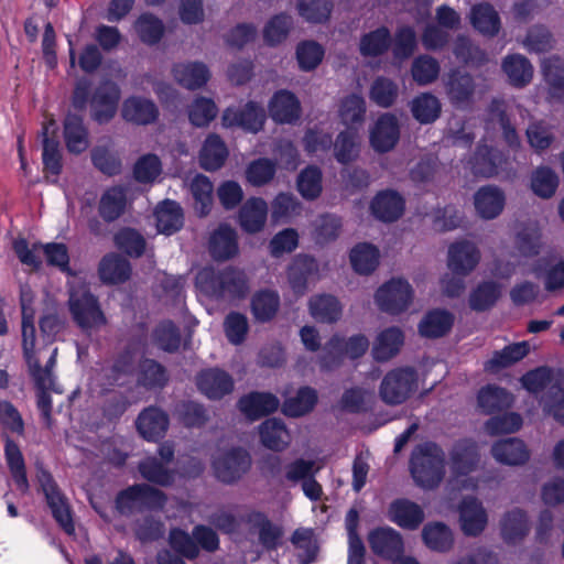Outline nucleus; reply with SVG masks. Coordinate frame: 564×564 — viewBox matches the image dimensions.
I'll list each match as a JSON object with an SVG mask.
<instances>
[{
  "instance_id": "f257e3e1",
  "label": "nucleus",
  "mask_w": 564,
  "mask_h": 564,
  "mask_svg": "<svg viewBox=\"0 0 564 564\" xmlns=\"http://www.w3.org/2000/svg\"><path fill=\"white\" fill-rule=\"evenodd\" d=\"M445 464L443 448L433 441H426L415 445L412 449L409 468L419 487L434 489L444 479Z\"/></svg>"
},
{
  "instance_id": "f03ea898",
  "label": "nucleus",
  "mask_w": 564,
  "mask_h": 564,
  "mask_svg": "<svg viewBox=\"0 0 564 564\" xmlns=\"http://www.w3.org/2000/svg\"><path fill=\"white\" fill-rule=\"evenodd\" d=\"M167 502L166 494L145 482L133 484L117 492L115 509L121 517L129 518L145 511H161Z\"/></svg>"
},
{
  "instance_id": "7ed1b4c3",
  "label": "nucleus",
  "mask_w": 564,
  "mask_h": 564,
  "mask_svg": "<svg viewBox=\"0 0 564 564\" xmlns=\"http://www.w3.org/2000/svg\"><path fill=\"white\" fill-rule=\"evenodd\" d=\"M12 249L20 262L31 267L34 271L40 270L42 267V260L36 254V252L42 250L48 267L70 273L69 252L67 246L63 242H34L30 248L28 240L19 237L13 241Z\"/></svg>"
},
{
  "instance_id": "20e7f679",
  "label": "nucleus",
  "mask_w": 564,
  "mask_h": 564,
  "mask_svg": "<svg viewBox=\"0 0 564 564\" xmlns=\"http://www.w3.org/2000/svg\"><path fill=\"white\" fill-rule=\"evenodd\" d=\"M36 480L40 485L41 491L44 495L46 505L51 510L53 519L66 534L73 535L75 533L73 510L67 497L59 489L52 473L43 465H37Z\"/></svg>"
},
{
  "instance_id": "39448f33",
  "label": "nucleus",
  "mask_w": 564,
  "mask_h": 564,
  "mask_svg": "<svg viewBox=\"0 0 564 564\" xmlns=\"http://www.w3.org/2000/svg\"><path fill=\"white\" fill-rule=\"evenodd\" d=\"M204 290L217 300H240L246 297L249 285L243 271L228 267L220 271L200 273Z\"/></svg>"
},
{
  "instance_id": "423d86ee",
  "label": "nucleus",
  "mask_w": 564,
  "mask_h": 564,
  "mask_svg": "<svg viewBox=\"0 0 564 564\" xmlns=\"http://www.w3.org/2000/svg\"><path fill=\"white\" fill-rule=\"evenodd\" d=\"M68 310L74 323L83 332L100 328L107 324L98 297L89 290L70 292Z\"/></svg>"
},
{
  "instance_id": "0eeeda50",
  "label": "nucleus",
  "mask_w": 564,
  "mask_h": 564,
  "mask_svg": "<svg viewBox=\"0 0 564 564\" xmlns=\"http://www.w3.org/2000/svg\"><path fill=\"white\" fill-rule=\"evenodd\" d=\"M417 387V373L412 367H399L386 373L380 387L379 395L389 405H399L405 402Z\"/></svg>"
},
{
  "instance_id": "6e6552de",
  "label": "nucleus",
  "mask_w": 564,
  "mask_h": 564,
  "mask_svg": "<svg viewBox=\"0 0 564 564\" xmlns=\"http://www.w3.org/2000/svg\"><path fill=\"white\" fill-rule=\"evenodd\" d=\"M251 466V455L241 446H234L213 460L216 478L226 485L239 481L250 470Z\"/></svg>"
},
{
  "instance_id": "1a4fd4ad",
  "label": "nucleus",
  "mask_w": 564,
  "mask_h": 564,
  "mask_svg": "<svg viewBox=\"0 0 564 564\" xmlns=\"http://www.w3.org/2000/svg\"><path fill=\"white\" fill-rule=\"evenodd\" d=\"M413 294V289L405 279L392 278L376 291L375 301L380 311L399 315L409 308Z\"/></svg>"
},
{
  "instance_id": "9d476101",
  "label": "nucleus",
  "mask_w": 564,
  "mask_h": 564,
  "mask_svg": "<svg viewBox=\"0 0 564 564\" xmlns=\"http://www.w3.org/2000/svg\"><path fill=\"white\" fill-rule=\"evenodd\" d=\"M481 463L478 443L471 437L455 441L448 452V466L454 478L467 477L476 473Z\"/></svg>"
},
{
  "instance_id": "9b49d317",
  "label": "nucleus",
  "mask_w": 564,
  "mask_h": 564,
  "mask_svg": "<svg viewBox=\"0 0 564 564\" xmlns=\"http://www.w3.org/2000/svg\"><path fill=\"white\" fill-rule=\"evenodd\" d=\"M120 98L118 84L112 80L101 82L91 93L90 118L98 124L110 122L118 111Z\"/></svg>"
},
{
  "instance_id": "f8f14e48",
  "label": "nucleus",
  "mask_w": 564,
  "mask_h": 564,
  "mask_svg": "<svg viewBox=\"0 0 564 564\" xmlns=\"http://www.w3.org/2000/svg\"><path fill=\"white\" fill-rule=\"evenodd\" d=\"M197 390L208 400L219 401L235 389L232 376L218 367L204 368L195 377Z\"/></svg>"
},
{
  "instance_id": "ddd939ff",
  "label": "nucleus",
  "mask_w": 564,
  "mask_h": 564,
  "mask_svg": "<svg viewBox=\"0 0 564 564\" xmlns=\"http://www.w3.org/2000/svg\"><path fill=\"white\" fill-rule=\"evenodd\" d=\"M267 113L257 101L249 100L242 107H228L223 113L225 127H239L247 132L258 133L264 127Z\"/></svg>"
},
{
  "instance_id": "4468645a",
  "label": "nucleus",
  "mask_w": 564,
  "mask_h": 564,
  "mask_svg": "<svg viewBox=\"0 0 564 564\" xmlns=\"http://www.w3.org/2000/svg\"><path fill=\"white\" fill-rule=\"evenodd\" d=\"M508 155L498 148L479 143L477 144L469 164L474 175L481 177H492L506 167Z\"/></svg>"
},
{
  "instance_id": "2eb2a0df",
  "label": "nucleus",
  "mask_w": 564,
  "mask_h": 564,
  "mask_svg": "<svg viewBox=\"0 0 564 564\" xmlns=\"http://www.w3.org/2000/svg\"><path fill=\"white\" fill-rule=\"evenodd\" d=\"M368 542L372 553L383 560L397 561L404 553L403 538L391 527L373 529L368 535Z\"/></svg>"
},
{
  "instance_id": "dca6fc26",
  "label": "nucleus",
  "mask_w": 564,
  "mask_h": 564,
  "mask_svg": "<svg viewBox=\"0 0 564 564\" xmlns=\"http://www.w3.org/2000/svg\"><path fill=\"white\" fill-rule=\"evenodd\" d=\"M268 111L275 123L292 124L301 118L302 107L294 93L288 89H279L270 98Z\"/></svg>"
},
{
  "instance_id": "f3484780",
  "label": "nucleus",
  "mask_w": 564,
  "mask_h": 564,
  "mask_svg": "<svg viewBox=\"0 0 564 564\" xmlns=\"http://www.w3.org/2000/svg\"><path fill=\"white\" fill-rule=\"evenodd\" d=\"M169 425L170 417L167 413L155 405L143 409L135 420L137 431L148 442L162 440L169 430Z\"/></svg>"
},
{
  "instance_id": "a211bd4d",
  "label": "nucleus",
  "mask_w": 564,
  "mask_h": 564,
  "mask_svg": "<svg viewBox=\"0 0 564 564\" xmlns=\"http://www.w3.org/2000/svg\"><path fill=\"white\" fill-rule=\"evenodd\" d=\"M388 517L399 528L415 531L424 522L425 513L419 503L408 498H397L389 505Z\"/></svg>"
},
{
  "instance_id": "6ab92c4d",
  "label": "nucleus",
  "mask_w": 564,
  "mask_h": 564,
  "mask_svg": "<svg viewBox=\"0 0 564 564\" xmlns=\"http://www.w3.org/2000/svg\"><path fill=\"white\" fill-rule=\"evenodd\" d=\"M405 209L404 198L393 189H383L376 194L370 203L372 216L382 223H394Z\"/></svg>"
},
{
  "instance_id": "aec40b11",
  "label": "nucleus",
  "mask_w": 564,
  "mask_h": 564,
  "mask_svg": "<svg viewBox=\"0 0 564 564\" xmlns=\"http://www.w3.org/2000/svg\"><path fill=\"white\" fill-rule=\"evenodd\" d=\"M476 84L471 75L460 70H452L445 84L446 95L451 105L457 109H467L474 98Z\"/></svg>"
},
{
  "instance_id": "412c9836",
  "label": "nucleus",
  "mask_w": 564,
  "mask_h": 564,
  "mask_svg": "<svg viewBox=\"0 0 564 564\" xmlns=\"http://www.w3.org/2000/svg\"><path fill=\"white\" fill-rule=\"evenodd\" d=\"M400 139V126L392 113L381 115L370 131V144L375 151L386 153L392 150Z\"/></svg>"
},
{
  "instance_id": "4be33fe9",
  "label": "nucleus",
  "mask_w": 564,
  "mask_h": 564,
  "mask_svg": "<svg viewBox=\"0 0 564 564\" xmlns=\"http://www.w3.org/2000/svg\"><path fill=\"white\" fill-rule=\"evenodd\" d=\"M479 260L478 248L468 240L456 241L448 248L447 265L456 275H468L477 267Z\"/></svg>"
},
{
  "instance_id": "5701e85b",
  "label": "nucleus",
  "mask_w": 564,
  "mask_h": 564,
  "mask_svg": "<svg viewBox=\"0 0 564 564\" xmlns=\"http://www.w3.org/2000/svg\"><path fill=\"white\" fill-rule=\"evenodd\" d=\"M238 409L251 421L274 413L280 405L276 395L271 392L251 391L238 400Z\"/></svg>"
},
{
  "instance_id": "b1692460",
  "label": "nucleus",
  "mask_w": 564,
  "mask_h": 564,
  "mask_svg": "<svg viewBox=\"0 0 564 564\" xmlns=\"http://www.w3.org/2000/svg\"><path fill=\"white\" fill-rule=\"evenodd\" d=\"M460 530L466 536L480 535L488 522V517L481 502L475 497H466L459 505Z\"/></svg>"
},
{
  "instance_id": "393cba45",
  "label": "nucleus",
  "mask_w": 564,
  "mask_h": 564,
  "mask_svg": "<svg viewBox=\"0 0 564 564\" xmlns=\"http://www.w3.org/2000/svg\"><path fill=\"white\" fill-rule=\"evenodd\" d=\"M63 138L70 154H82L90 145L89 130L80 115L68 112L63 120Z\"/></svg>"
},
{
  "instance_id": "a878e982",
  "label": "nucleus",
  "mask_w": 564,
  "mask_h": 564,
  "mask_svg": "<svg viewBox=\"0 0 564 564\" xmlns=\"http://www.w3.org/2000/svg\"><path fill=\"white\" fill-rule=\"evenodd\" d=\"M506 205V195L495 185L480 186L474 194V206L477 215L485 220L496 219Z\"/></svg>"
},
{
  "instance_id": "bb28decb",
  "label": "nucleus",
  "mask_w": 564,
  "mask_h": 564,
  "mask_svg": "<svg viewBox=\"0 0 564 564\" xmlns=\"http://www.w3.org/2000/svg\"><path fill=\"white\" fill-rule=\"evenodd\" d=\"M208 251L216 261L235 258L239 252L236 230L227 224H220L209 237Z\"/></svg>"
},
{
  "instance_id": "cd10ccee",
  "label": "nucleus",
  "mask_w": 564,
  "mask_h": 564,
  "mask_svg": "<svg viewBox=\"0 0 564 564\" xmlns=\"http://www.w3.org/2000/svg\"><path fill=\"white\" fill-rule=\"evenodd\" d=\"M160 111L155 102L141 96L128 97L121 107V116L127 122L148 126L155 122Z\"/></svg>"
},
{
  "instance_id": "c85d7f7f",
  "label": "nucleus",
  "mask_w": 564,
  "mask_h": 564,
  "mask_svg": "<svg viewBox=\"0 0 564 564\" xmlns=\"http://www.w3.org/2000/svg\"><path fill=\"white\" fill-rule=\"evenodd\" d=\"M243 521L258 529L259 542L267 551H275L282 545L283 529L272 523L264 512L253 510L245 517Z\"/></svg>"
},
{
  "instance_id": "c756f323",
  "label": "nucleus",
  "mask_w": 564,
  "mask_h": 564,
  "mask_svg": "<svg viewBox=\"0 0 564 564\" xmlns=\"http://www.w3.org/2000/svg\"><path fill=\"white\" fill-rule=\"evenodd\" d=\"M318 272L314 257L297 254L288 268V281L296 295H303L307 290L308 280Z\"/></svg>"
},
{
  "instance_id": "7c9ffc66",
  "label": "nucleus",
  "mask_w": 564,
  "mask_h": 564,
  "mask_svg": "<svg viewBox=\"0 0 564 564\" xmlns=\"http://www.w3.org/2000/svg\"><path fill=\"white\" fill-rule=\"evenodd\" d=\"M130 262L119 253L105 254L98 264V275L104 284L117 285L127 282L131 276Z\"/></svg>"
},
{
  "instance_id": "2f4dec72",
  "label": "nucleus",
  "mask_w": 564,
  "mask_h": 564,
  "mask_svg": "<svg viewBox=\"0 0 564 564\" xmlns=\"http://www.w3.org/2000/svg\"><path fill=\"white\" fill-rule=\"evenodd\" d=\"M267 216V202L261 197H250L239 209V226L247 234L260 232L265 225Z\"/></svg>"
},
{
  "instance_id": "473e14b6",
  "label": "nucleus",
  "mask_w": 564,
  "mask_h": 564,
  "mask_svg": "<svg viewBox=\"0 0 564 564\" xmlns=\"http://www.w3.org/2000/svg\"><path fill=\"white\" fill-rule=\"evenodd\" d=\"M491 455L498 463L508 466L523 465L530 458L527 445L517 437L500 440L494 443Z\"/></svg>"
},
{
  "instance_id": "72a5a7b5",
  "label": "nucleus",
  "mask_w": 564,
  "mask_h": 564,
  "mask_svg": "<svg viewBox=\"0 0 564 564\" xmlns=\"http://www.w3.org/2000/svg\"><path fill=\"white\" fill-rule=\"evenodd\" d=\"M281 299L278 291L261 289L253 293L250 301V310L253 318L259 323H269L278 314Z\"/></svg>"
},
{
  "instance_id": "f704fd0d",
  "label": "nucleus",
  "mask_w": 564,
  "mask_h": 564,
  "mask_svg": "<svg viewBox=\"0 0 564 564\" xmlns=\"http://www.w3.org/2000/svg\"><path fill=\"white\" fill-rule=\"evenodd\" d=\"M454 325V315L441 308L429 311L419 323V334L424 338L435 339L447 335Z\"/></svg>"
},
{
  "instance_id": "c9c22d12",
  "label": "nucleus",
  "mask_w": 564,
  "mask_h": 564,
  "mask_svg": "<svg viewBox=\"0 0 564 564\" xmlns=\"http://www.w3.org/2000/svg\"><path fill=\"white\" fill-rule=\"evenodd\" d=\"M172 72L175 80L189 90L202 88L210 78L208 67L202 62L175 64Z\"/></svg>"
},
{
  "instance_id": "e433bc0d",
  "label": "nucleus",
  "mask_w": 564,
  "mask_h": 564,
  "mask_svg": "<svg viewBox=\"0 0 564 564\" xmlns=\"http://www.w3.org/2000/svg\"><path fill=\"white\" fill-rule=\"evenodd\" d=\"M158 231L171 236L180 231L184 226V213L181 205L172 199L160 203L155 209Z\"/></svg>"
},
{
  "instance_id": "4c0bfd02",
  "label": "nucleus",
  "mask_w": 564,
  "mask_h": 564,
  "mask_svg": "<svg viewBox=\"0 0 564 564\" xmlns=\"http://www.w3.org/2000/svg\"><path fill=\"white\" fill-rule=\"evenodd\" d=\"M127 191L120 185L107 188L98 204V214L106 223H113L126 212Z\"/></svg>"
},
{
  "instance_id": "58836bf2",
  "label": "nucleus",
  "mask_w": 564,
  "mask_h": 564,
  "mask_svg": "<svg viewBox=\"0 0 564 564\" xmlns=\"http://www.w3.org/2000/svg\"><path fill=\"white\" fill-rule=\"evenodd\" d=\"M530 531L528 514L520 508H513L505 513L500 522V532L503 541L514 544L522 541Z\"/></svg>"
},
{
  "instance_id": "ea45409f",
  "label": "nucleus",
  "mask_w": 564,
  "mask_h": 564,
  "mask_svg": "<svg viewBox=\"0 0 564 564\" xmlns=\"http://www.w3.org/2000/svg\"><path fill=\"white\" fill-rule=\"evenodd\" d=\"M422 541L427 549L434 552L447 553L454 546V534L446 523L432 521L423 527Z\"/></svg>"
},
{
  "instance_id": "a19ab883",
  "label": "nucleus",
  "mask_w": 564,
  "mask_h": 564,
  "mask_svg": "<svg viewBox=\"0 0 564 564\" xmlns=\"http://www.w3.org/2000/svg\"><path fill=\"white\" fill-rule=\"evenodd\" d=\"M228 158V149L216 133H210L205 139L199 152V163L205 171L214 172L219 170Z\"/></svg>"
},
{
  "instance_id": "79ce46f5",
  "label": "nucleus",
  "mask_w": 564,
  "mask_h": 564,
  "mask_svg": "<svg viewBox=\"0 0 564 564\" xmlns=\"http://www.w3.org/2000/svg\"><path fill=\"white\" fill-rule=\"evenodd\" d=\"M138 471L149 485L171 487L175 481V470L169 468L156 456H147L140 460Z\"/></svg>"
},
{
  "instance_id": "37998d69",
  "label": "nucleus",
  "mask_w": 564,
  "mask_h": 564,
  "mask_svg": "<svg viewBox=\"0 0 564 564\" xmlns=\"http://www.w3.org/2000/svg\"><path fill=\"white\" fill-rule=\"evenodd\" d=\"M470 23L476 31L489 37L496 36L501 28L498 12L494 6L488 2L473 6L470 10Z\"/></svg>"
},
{
  "instance_id": "c03bdc74",
  "label": "nucleus",
  "mask_w": 564,
  "mask_h": 564,
  "mask_svg": "<svg viewBox=\"0 0 564 564\" xmlns=\"http://www.w3.org/2000/svg\"><path fill=\"white\" fill-rule=\"evenodd\" d=\"M259 436L262 445L274 452L284 451L290 443V435L283 420L267 419L259 426Z\"/></svg>"
},
{
  "instance_id": "a18cd8bd",
  "label": "nucleus",
  "mask_w": 564,
  "mask_h": 564,
  "mask_svg": "<svg viewBox=\"0 0 564 564\" xmlns=\"http://www.w3.org/2000/svg\"><path fill=\"white\" fill-rule=\"evenodd\" d=\"M404 343L403 332L395 326L383 329L376 339L372 347L375 360L383 362L394 357Z\"/></svg>"
},
{
  "instance_id": "49530a36",
  "label": "nucleus",
  "mask_w": 564,
  "mask_h": 564,
  "mask_svg": "<svg viewBox=\"0 0 564 564\" xmlns=\"http://www.w3.org/2000/svg\"><path fill=\"white\" fill-rule=\"evenodd\" d=\"M170 380L167 369L158 360L144 358L139 362L138 384L147 390L163 389Z\"/></svg>"
},
{
  "instance_id": "de8ad7c7",
  "label": "nucleus",
  "mask_w": 564,
  "mask_h": 564,
  "mask_svg": "<svg viewBox=\"0 0 564 564\" xmlns=\"http://www.w3.org/2000/svg\"><path fill=\"white\" fill-rule=\"evenodd\" d=\"M308 310L311 316L318 323L334 324L341 316L340 302L330 294H318L310 299Z\"/></svg>"
},
{
  "instance_id": "09e8293b",
  "label": "nucleus",
  "mask_w": 564,
  "mask_h": 564,
  "mask_svg": "<svg viewBox=\"0 0 564 564\" xmlns=\"http://www.w3.org/2000/svg\"><path fill=\"white\" fill-rule=\"evenodd\" d=\"M502 69L509 83L517 88L525 87L533 77L532 64L521 54L507 55L502 61Z\"/></svg>"
},
{
  "instance_id": "8fccbe9b",
  "label": "nucleus",
  "mask_w": 564,
  "mask_h": 564,
  "mask_svg": "<svg viewBox=\"0 0 564 564\" xmlns=\"http://www.w3.org/2000/svg\"><path fill=\"white\" fill-rule=\"evenodd\" d=\"M42 163L44 172L58 176L63 171V155L61 143L55 132L48 135V127L44 126L42 130Z\"/></svg>"
},
{
  "instance_id": "3c124183",
  "label": "nucleus",
  "mask_w": 564,
  "mask_h": 564,
  "mask_svg": "<svg viewBox=\"0 0 564 564\" xmlns=\"http://www.w3.org/2000/svg\"><path fill=\"white\" fill-rule=\"evenodd\" d=\"M530 352L528 341H519L505 346L501 350H496L492 357L486 361L485 369L497 371L508 368L522 360Z\"/></svg>"
},
{
  "instance_id": "603ef678",
  "label": "nucleus",
  "mask_w": 564,
  "mask_h": 564,
  "mask_svg": "<svg viewBox=\"0 0 564 564\" xmlns=\"http://www.w3.org/2000/svg\"><path fill=\"white\" fill-rule=\"evenodd\" d=\"M558 185V175L547 165H540L531 173L530 188L535 196L542 199L552 198L555 195Z\"/></svg>"
},
{
  "instance_id": "864d4df0",
  "label": "nucleus",
  "mask_w": 564,
  "mask_h": 564,
  "mask_svg": "<svg viewBox=\"0 0 564 564\" xmlns=\"http://www.w3.org/2000/svg\"><path fill=\"white\" fill-rule=\"evenodd\" d=\"M391 43L390 30L381 25L360 37L359 52L365 57H378L388 52Z\"/></svg>"
},
{
  "instance_id": "5fc2aeb1",
  "label": "nucleus",
  "mask_w": 564,
  "mask_h": 564,
  "mask_svg": "<svg viewBox=\"0 0 564 564\" xmlns=\"http://www.w3.org/2000/svg\"><path fill=\"white\" fill-rule=\"evenodd\" d=\"M501 296V285L496 281L480 282L469 294L468 304L475 312L492 308Z\"/></svg>"
},
{
  "instance_id": "6e6d98bb",
  "label": "nucleus",
  "mask_w": 564,
  "mask_h": 564,
  "mask_svg": "<svg viewBox=\"0 0 564 564\" xmlns=\"http://www.w3.org/2000/svg\"><path fill=\"white\" fill-rule=\"evenodd\" d=\"M317 401L318 395L314 388L301 387L294 397L283 402L282 412L290 417H300L313 411Z\"/></svg>"
},
{
  "instance_id": "4d7b16f0",
  "label": "nucleus",
  "mask_w": 564,
  "mask_h": 564,
  "mask_svg": "<svg viewBox=\"0 0 564 564\" xmlns=\"http://www.w3.org/2000/svg\"><path fill=\"white\" fill-rule=\"evenodd\" d=\"M349 260L355 272L368 275L379 265V250L371 243L360 242L350 250Z\"/></svg>"
},
{
  "instance_id": "13d9d810",
  "label": "nucleus",
  "mask_w": 564,
  "mask_h": 564,
  "mask_svg": "<svg viewBox=\"0 0 564 564\" xmlns=\"http://www.w3.org/2000/svg\"><path fill=\"white\" fill-rule=\"evenodd\" d=\"M189 191L194 199V209L199 217L207 216L213 206L214 186L204 174H197L191 182Z\"/></svg>"
},
{
  "instance_id": "bf43d9fd",
  "label": "nucleus",
  "mask_w": 564,
  "mask_h": 564,
  "mask_svg": "<svg viewBox=\"0 0 564 564\" xmlns=\"http://www.w3.org/2000/svg\"><path fill=\"white\" fill-rule=\"evenodd\" d=\"M442 111V106L437 97L430 93H423L411 101V112L413 118L421 124L435 122Z\"/></svg>"
},
{
  "instance_id": "052dcab7",
  "label": "nucleus",
  "mask_w": 564,
  "mask_h": 564,
  "mask_svg": "<svg viewBox=\"0 0 564 564\" xmlns=\"http://www.w3.org/2000/svg\"><path fill=\"white\" fill-rule=\"evenodd\" d=\"M152 337L156 346L169 354L178 351L182 344L181 330L171 319L160 322L153 329Z\"/></svg>"
},
{
  "instance_id": "680f3d73",
  "label": "nucleus",
  "mask_w": 564,
  "mask_h": 564,
  "mask_svg": "<svg viewBox=\"0 0 564 564\" xmlns=\"http://www.w3.org/2000/svg\"><path fill=\"white\" fill-rule=\"evenodd\" d=\"M115 246L131 258L143 256L147 241L145 238L134 228L123 227L113 236Z\"/></svg>"
},
{
  "instance_id": "e2e57ef3",
  "label": "nucleus",
  "mask_w": 564,
  "mask_h": 564,
  "mask_svg": "<svg viewBox=\"0 0 564 564\" xmlns=\"http://www.w3.org/2000/svg\"><path fill=\"white\" fill-rule=\"evenodd\" d=\"M478 405L486 414H494L510 405V393L501 387L486 386L480 389L478 397Z\"/></svg>"
},
{
  "instance_id": "0e129e2a",
  "label": "nucleus",
  "mask_w": 564,
  "mask_h": 564,
  "mask_svg": "<svg viewBox=\"0 0 564 564\" xmlns=\"http://www.w3.org/2000/svg\"><path fill=\"white\" fill-rule=\"evenodd\" d=\"M134 28L141 42L148 45L158 44L165 32L162 20L149 12L142 13L137 19Z\"/></svg>"
},
{
  "instance_id": "69168bd1",
  "label": "nucleus",
  "mask_w": 564,
  "mask_h": 564,
  "mask_svg": "<svg viewBox=\"0 0 564 564\" xmlns=\"http://www.w3.org/2000/svg\"><path fill=\"white\" fill-rule=\"evenodd\" d=\"M322 181L321 169L316 165H308L297 175L296 187L303 198L314 200L322 193Z\"/></svg>"
},
{
  "instance_id": "338daca9",
  "label": "nucleus",
  "mask_w": 564,
  "mask_h": 564,
  "mask_svg": "<svg viewBox=\"0 0 564 564\" xmlns=\"http://www.w3.org/2000/svg\"><path fill=\"white\" fill-rule=\"evenodd\" d=\"M334 9L332 0H299V14L307 22L314 24L326 23Z\"/></svg>"
},
{
  "instance_id": "774afa93",
  "label": "nucleus",
  "mask_w": 564,
  "mask_h": 564,
  "mask_svg": "<svg viewBox=\"0 0 564 564\" xmlns=\"http://www.w3.org/2000/svg\"><path fill=\"white\" fill-rule=\"evenodd\" d=\"M291 26L292 18L288 13L274 14L263 28L265 44L271 47L281 44L288 37Z\"/></svg>"
}]
</instances>
